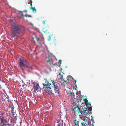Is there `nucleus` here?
Instances as JSON below:
<instances>
[{
  "label": "nucleus",
  "instance_id": "nucleus-1",
  "mask_svg": "<svg viewBox=\"0 0 126 126\" xmlns=\"http://www.w3.org/2000/svg\"><path fill=\"white\" fill-rule=\"evenodd\" d=\"M45 80V83H43V88L44 90L48 94H54L53 93L52 90L53 89L55 91V93L59 94V89L58 85L53 80H49L48 81L45 79H44Z\"/></svg>",
  "mask_w": 126,
  "mask_h": 126
},
{
  "label": "nucleus",
  "instance_id": "nucleus-2",
  "mask_svg": "<svg viewBox=\"0 0 126 126\" xmlns=\"http://www.w3.org/2000/svg\"><path fill=\"white\" fill-rule=\"evenodd\" d=\"M14 25L12 27V35L14 37H17L21 33V28L20 26L16 25L15 23H14Z\"/></svg>",
  "mask_w": 126,
  "mask_h": 126
},
{
  "label": "nucleus",
  "instance_id": "nucleus-3",
  "mask_svg": "<svg viewBox=\"0 0 126 126\" xmlns=\"http://www.w3.org/2000/svg\"><path fill=\"white\" fill-rule=\"evenodd\" d=\"M0 119L1 121V123L0 126H11V124H8V120L7 117L5 116V114L3 113L0 114Z\"/></svg>",
  "mask_w": 126,
  "mask_h": 126
},
{
  "label": "nucleus",
  "instance_id": "nucleus-4",
  "mask_svg": "<svg viewBox=\"0 0 126 126\" xmlns=\"http://www.w3.org/2000/svg\"><path fill=\"white\" fill-rule=\"evenodd\" d=\"M72 111L73 112L74 114H76L79 113H80L81 114H83L84 113L87 114V109L85 108L84 109L82 108L81 109V108H80L78 106H77L76 105L74 106L73 108Z\"/></svg>",
  "mask_w": 126,
  "mask_h": 126
},
{
  "label": "nucleus",
  "instance_id": "nucleus-5",
  "mask_svg": "<svg viewBox=\"0 0 126 126\" xmlns=\"http://www.w3.org/2000/svg\"><path fill=\"white\" fill-rule=\"evenodd\" d=\"M18 63L20 68L22 69L25 66L28 68L30 66L27 61L23 58H19Z\"/></svg>",
  "mask_w": 126,
  "mask_h": 126
},
{
  "label": "nucleus",
  "instance_id": "nucleus-6",
  "mask_svg": "<svg viewBox=\"0 0 126 126\" xmlns=\"http://www.w3.org/2000/svg\"><path fill=\"white\" fill-rule=\"evenodd\" d=\"M74 122L75 125L76 126H79V121L81 119V118L80 116L78 114H75Z\"/></svg>",
  "mask_w": 126,
  "mask_h": 126
},
{
  "label": "nucleus",
  "instance_id": "nucleus-7",
  "mask_svg": "<svg viewBox=\"0 0 126 126\" xmlns=\"http://www.w3.org/2000/svg\"><path fill=\"white\" fill-rule=\"evenodd\" d=\"M32 84L33 85V88L34 92L36 93L38 92H40L41 88H40L38 83L34 82H33Z\"/></svg>",
  "mask_w": 126,
  "mask_h": 126
},
{
  "label": "nucleus",
  "instance_id": "nucleus-8",
  "mask_svg": "<svg viewBox=\"0 0 126 126\" xmlns=\"http://www.w3.org/2000/svg\"><path fill=\"white\" fill-rule=\"evenodd\" d=\"M86 98L85 99V103L87 107V108H86L87 109V114H88V113H90L91 112L92 110V106L91 104L88 102V100Z\"/></svg>",
  "mask_w": 126,
  "mask_h": 126
},
{
  "label": "nucleus",
  "instance_id": "nucleus-9",
  "mask_svg": "<svg viewBox=\"0 0 126 126\" xmlns=\"http://www.w3.org/2000/svg\"><path fill=\"white\" fill-rule=\"evenodd\" d=\"M63 75H61L60 73L59 75H58V77L60 80L61 84L65 86L66 84L68 83V82L66 80H64L63 79Z\"/></svg>",
  "mask_w": 126,
  "mask_h": 126
},
{
  "label": "nucleus",
  "instance_id": "nucleus-10",
  "mask_svg": "<svg viewBox=\"0 0 126 126\" xmlns=\"http://www.w3.org/2000/svg\"><path fill=\"white\" fill-rule=\"evenodd\" d=\"M51 55L48 54L46 57V60L47 63V65L49 66L51 65V63L52 62Z\"/></svg>",
  "mask_w": 126,
  "mask_h": 126
},
{
  "label": "nucleus",
  "instance_id": "nucleus-11",
  "mask_svg": "<svg viewBox=\"0 0 126 126\" xmlns=\"http://www.w3.org/2000/svg\"><path fill=\"white\" fill-rule=\"evenodd\" d=\"M30 9L32 10V12L34 13L36 12V10L35 7H30Z\"/></svg>",
  "mask_w": 126,
  "mask_h": 126
},
{
  "label": "nucleus",
  "instance_id": "nucleus-12",
  "mask_svg": "<svg viewBox=\"0 0 126 126\" xmlns=\"http://www.w3.org/2000/svg\"><path fill=\"white\" fill-rule=\"evenodd\" d=\"M84 120L86 122V123H85V124H84L83 125H84V126H90V125L88 121H87V120L86 119H84Z\"/></svg>",
  "mask_w": 126,
  "mask_h": 126
},
{
  "label": "nucleus",
  "instance_id": "nucleus-13",
  "mask_svg": "<svg viewBox=\"0 0 126 126\" xmlns=\"http://www.w3.org/2000/svg\"><path fill=\"white\" fill-rule=\"evenodd\" d=\"M68 93L69 95L71 96L73 95L74 94V93L73 92V91L71 92L70 91H69Z\"/></svg>",
  "mask_w": 126,
  "mask_h": 126
},
{
  "label": "nucleus",
  "instance_id": "nucleus-14",
  "mask_svg": "<svg viewBox=\"0 0 126 126\" xmlns=\"http://www.w3.org/2000/svg\"><path fill=\"white\" fill-rule=\"evenodd\" d=\"M13 115L14 117H15L16 118V112L14 111L12 112Z\"/></svg>",
  "mask_w": 126,
  "mask_h": 126
},
{
  "label": "nucleus",
  "instance_id": "nucleus-15",
  "mask_svg": "<svg viewBox=\"0 0 126 126\" xmlns=\"http://www.w3.org/2000/svg\"><path fill=\"white\" fill-rule=\"evenodd\" d=\"M14 106L13 105H12V106H11L10 107L12 112L14 111Z\"/></svg>",
  "mask_w": 126,
  "mask_h": 126
},
{
  "label": "nucleus",
  "instance_id": "nucleus-16",
  "mask_svg": "<svg viewBox=\"0 0 126 126\" xmlns=\"http://www.w3.org/2000/svg\"><path fill=\"white\" fill-rule=\"evenodd\" d=\"M83 121L82 123L81 124H82L83 126V125L84 124H85V123H86V121H85L84 119H83Z\"/></svg>",
  "mask_w": 126,
  "mask_h": 126
},
{
  "label": "nucleus",
  "instance_id": "nucleus-17",
  "mask_svg": "<svg viewBox=\"0 0 126 126\" xmlns=\"http://www.w3.org/2000/svg\"><path fill=\"white\" fill-rule=\"evenodd\" d=\"M25 16L26 17H32L30 15H25Z\"/></svg>",
  "mask_w": 126,
  "mask_h": 126
},
{
  "label": "nucleus",
  "instance_id": "nucleus-18",
  "mask_svg": "<svg viewBox=\"0 0 126 126\" xmlns=\"http://www.w3.org/2000/svg\"><path fill=\"white\" fill-rule=\"evenodd\" d=\"M70 77H71V76L70 75H68L66 79L68 82L69 81V78Z\"/></svg>",
  "mask_w": 126,
  "mask_h": 126
},
{
  "label": "nucleus",
  "instance_id": "nucleus-19",
  "mask_svg": "<svg viewBox=\"0 0 126 126\" xmlns=\"http://www.w3.org/2000/svg\"><path fill=\"white\" fill-rule=\"evenodd\" d=\"M9 22H10V23H13V24H14V23H15L14 22L13 20L11 19H10L9 20Z\"/></svg>",
  "mask_w": 126,
  "mask_h": 126
},
{
  "label": "nucleus",
  "instance_id": "nucleus-20",
  "mask_svg": "<svg viewBox=\"0 0 126 126\" xmlns=\"http://www.w3.org/2000/svg\"><path fill=\"white\" fill-rule=\"evenodd\" d=\"M48 37L49 38L48 39V40L49 41H50L51 39V36L50 35Z\"/></svg>",
  "mask_w": 126,
  "mask_h": 126
},
{
  "label": "nucleus",
  "instance_id": "nucleus-21",
  "mask_svg": "<svg viewBox=\"0 0 126 126\" xmlns=\"http://www.w3.org/2000/svg\"><path fill=\"white\" fill-rule=\"evenodd\" d=\"M46 21H47L46 20H44V21H43L42 22L43 24H44V25H45L46 23Z\"/></svg>",
  "mask_w": 126,
  "mask_h": 126
},
{
  "label": "nucleus",
  "instance_id": "nucleus-22",
  "mask_svg": "<svg viewBox=\"0 0 126 126\" xmlns=\"http://www.w3.org/2000/svg\"><path fill=\"white\" fill-rule=\"evenodd\" d=\"M57 126H63V124L61 125L60 124H58L57 125Z\"/></svg>",
  "mask_w": 126,
  "mask_h": 126
},
{
  "label": "nucleus",
  "instance_id": "nucleus-23",
  "mask_svg": "<svg viewBox=\"0 0 126 126\" xmlns=\"http://www.w3.org/2000/svg\"><path fill=\"white\" fill-rule=\"evenodd\" d=\"M19 12L21 13V15L22 16H23V12L22 11H20Z\"/></svg>",
  "mask_w": 126,
  "mask_h": 126
},
{
  "label": "nucleus",
  "instance_id": "nucleus-24",
  "mask_svg": "<svg viewBox=\"0 0 126 126\" xmlns=\"http://www.w3.org/2000/svg\"><path fill=\"white\" fill-rule=\"evenodd\" d=\"M29 24L32 25V26H33V24L32 23H30Z\"/></svg>",
  "mask_w": 126,
  "mask_h": 126
},
{
  "label": "nucleus",
  "instance_id": "nucleus-25",
  "mask_svg": "<svg viewBox=\"0 0 126 126\" xmlns=\"http://www.w3.org/2000/svg\"><path fill=\"white\" fill-rule=\"evenodd\" d=\"M0 81L3 82V81L2 80V78L1 77H0Z\"/></svg>",
  "mask_w": 126,
  "mask_h": 126
},
{
  "label": "nucleus",
  "instance_id": "nucleus-26",
  "mask_svg": "<svg viewBox=\"0 0 126 126\" xmlns=\"http://www.w3.org/2000/svg\"><path fill=\"white\" fill-rule=\"evenodd\" d=\"M74 82L75 83L76 82V80L75 79H74L73 80Z\"/></svg>",
  "mask_w": 126,
  "mask_h": 126
},
{
  "label": "nucleus",
  "instance_id": "nucleus-27",
  "mask_svg": "<svg viewBox=\"0 0 126 126\" xmlns=\"http://www.w3.org/2000/svg\"><path fill=\"white\" fill-rule=\"evenodd\" d=\"M30 5L31 6L30 7H32V3H31L30 4Z\"/></svg>",
  "mask_w": 126,
  "mask_h": 126
},
{
  "label": "nucleus",
  "instance_id": "nucleus-28",
  "mask_svg": "<svg viewBox=\"0 0 126 126\" xmlns=\"http://www.w3.org/2000/svg\"><path fill=\"white\" fill-rule=\"evenodd\" d=\"M23 12H25V13H27V10H24V11H23Z\"/></svg>",
  "mask_w": 126,
  "mask_h": 126
},
{
  "label": "nucleus",
  "instance_id": "nucleus-29",
  "mask_svg": "<svg viewBox=\"0 0 126 126\" xmlns=\"http://www.w3.org/2000/svg\"><path fill=\"white\" fill-rule=\"evenodd\" d=\"M71 77V78H72V79H73V80L74 79V78H73L72 76H71V77Z\"/></svg>",
  "mask_w": 126,
  "mask_h": 126
},
{
  "label": "nucleus",
  "instance_id": "nucleus-30",
  "mask_svg": "<svg viewBox=\"0 0 126 126\" xmlns=\"http://www.w3.org/2000/svg\"><path fill=\"white\" fill-rule=\"evenodd\" d=\"M30 2H31V3H32V1L31 0H30Z\"/></svg>",
  "mask_w": 126,
  "mask_h": 126
},
{
  "label": "nucleus",
  "instance_id": "nucleus-31",
  "mask_svg": "<svg viewBox=\"0 0 126 126\" xmlns=\"http://www.w3.org/2000/svg\"><path fill=\"white\" fill-rule=\"evenodd\" d=\"M91 126H94L93 124H92V125Z\"/></svg>",
  "mask_w": 126,
  "mask_h": 126
},
{
  "label": "nucleus",
  "instance_id": "nucleus-32",
  "mask_svg": "<svg viewBox=\"0 0 126 126\" xmlns=\"http://www.w3.org/2000/svg\"><path fill=\"white\" fill-rule=\"evenodd\" d=\"M60 64H61V60H60Z\"/></svg>",
  "mask_w": 126,
  "mask_h": 126
},
{
  "label": "nucleus",
  "instance_id": "nucleus-33",
  "mask_svg": "<svg viewBox=\"0 0 126 126\" xmlns=\"http://www.w3.org/2000/svg\"><path fill=\"white\" fill-rule=\"evenodd\" d=\"M7 97H8V98H7V97H6V98H7V99H8V96Z\"/></svg>",
  "mask_w": 126,
  "mask_h": 126
},
{
  "label": "nucleus",
  "instance_id": "nucleus-34",
  "mask_svg": "<svg viewBox=\"0 0 126 126\" xmlns=\"http://www.w3.org/2000/svg\"><path fill=\"white\" fill-rule=\"evenodd\" d=\"M11 120H11V122H12V121H11Z\"/></svg>",
  "mask_w": 126,
  "mask_h": 126
},
{
  "label": "nucleus",
  "instance_id": "nucleus-35",
  "mask_svg": "<svg viewBox=\"0 0 126 126\" xmlns=\"http://www.w3.org/2000/svg\"><path fill=\"white\" fill-rule=\"evenodd\" d=\"M74 126H76V125H75Z\"/></svg>",
  "mask_w": 126,
  "mask_h": 126
}]
</instances>
